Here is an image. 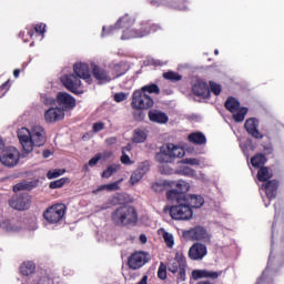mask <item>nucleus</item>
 Segmentation results:
<instances>
[{
  "label": "nucleus",
  "mask_w": 284,
  "mask_h": 284,
  "mask_svg": "<svg viewBox=\"0 0 284 284\" xmlns=\"http://www.w3.org/2000/svg\"><path fill=\"white\" fill-rule=\"evenodd\" d=\"M140 242H142V244L145 245V243H148V236L145 234H141Z\"/></svg>",
  "instance_id": "60"
},
{
  "label": "nucleus",
  "mask_w": 284,
  "mask_h": 284,
  "mask_svg": "<svg viewBox=\"0 0 284 284\" xmlns=\"http://www.w3.org/2000/svg\"><path fill=\"white\" fill-rule=\"evenodd\" d=\"M65 118V113L61 108H50L44 112V121L47 123H57Z\"/></svg>",
  "instance_id": "18"
},
{
  "label": "nucleus",
  "mask_w": 284,
  "mask_h": 284,
  "mask_svg": "<svg viewBox=\"0 0 284 284\" xmlns=\"http://www.w3.org/2000/svg\"><path fill=\"white\" fill-rule=\"evenodd\" d=\"M111 221L118 227H134L139 223V213L134 206L123 205L111 213Z\"/></svg>",
  "instance_id": "3"
},
{
  "label": "nucleus",
  "mask_w": 284,
  "mask_h": 284,
  "mask_svg": "<svg viewBox=\"0 0 284 284\" xmlns=\"http://www.w3.org/2000/svg\"><path fill=\"white\" fill-rule=\"evenodd\" d=\"M192 92L195 97H202V99H210V87L207 82L203 80H196L192 87Z\"/></svg>",
  "instance_id": "20"
},
{
  "label": "nucleus",
  "mask_w": 284,
  "mask_h": 284,
  "mask_svg": "<svg viewBox=\"0 0 284 284\" xmlns=\"http://www.w3.org/2000/svg\"><path fill=\"white\" fill-rule=\"evenodd\" d=\"M48 156H50V150H44L43 151V158L48 159Z\"/></svg>",
  "instance_id": "62"
},
{
  "label": "nucleus",
  "mask_w": 284,
  "mask_h": 284,
  "mask_svg": "<svg viewBox=\"0 0 284 284\" xmlns=\"http://www.w3.org/2000/svg\"><path fill=\"white\" fill-rule=\"evenodd\" d=\"M164 212H169L174 221H190L194 216V211L185 204V200H180L178 204L165 206Z\"/></svg>",
  "instance_id": "5"
},
{
  "label": "nucleus",
  "mask_w": 284,
  "mask_h": 284,
  "mask_svg": "<svg viewBox=\"0 0 284 284\" xmlns=\"http://www.w3.org/2000/svg\"><path fill=\"white\" fill-rule=\"evenodd\" d=\"M265 163H267V158L262 153H257L251 159V165H253V168H261L265 165Z\"/></svg>",
  "instance_id": "35"
},
{
  "label": "nucleus",
  "mask_w": 284,
  "mask_h": 284,
  "mask_svg": "<svg viewBox=\"0 0 284 284\" xmlns=\"http://www.w3.org/2000/svg\"><path fill=\"white\" fill-rule=\"evenodd\" d=\"M21 159V153L16 148H9L1 153L0 162L7 168H14Z\"/></svg>",
  "instance_id": "10"
},
{
  "label": "nucleus",
  "mask_w": 284,
  "mask_h": 284,
  "mask_svg": "<svg viewBox=\"0 0 284 284\" xmlns=\"http://www.w3.org/2000/svg\"><path fill=\"white\" fill-rule=\"evenodd\" d=\"M125 19H126L125 17L120 18L114 27H109V28L103 27L102 28V37H108L110 34H114V32H116V29L120 28L121 23H123L125 21Z\"/></svg>",
  "instance_id": "39"
},
{
  "label": "nucleus",
  "mask_w": 284,
  "mask_h": 284,
  "mask_svg": "<svg viewBox=\"0 0 284 284\" xmlns=\"http://www.w3.org/2000/svg\"><path fill=\"white\" fill-rule=\"evenodd\" d=\"M185 156V150L176 144L168 143L160 148V152L155 154V161L160 163L159 171L161 174H174L168 163H174L175 159H183Z\"/></svg>",
  "instance_id": "1"
},
{
  "label": "nucleus",
  "mask_w": 284,
  "mask_h": 284,
  "mask_svg": "<svg viewBox=\"0 0 284 284\" xmlns=\"http://www.w3.org/2000/svg\"><path fill=\"white\" fill-rule=\"evenodd\" d=\"M148 141V131L145 129H135L133 131V143H145Z\"/></svg>",
  "instance_id": "30"
},
{
  "label": "nucleus",
  "mask_w": 284,
  "mask_h": 284,
  "mask_svg": "<svg viewBox=\"0 0 284 284\" xmlns=\"http://www.w3.org/2000/svg\"><path fill=\"white\" fill-rule=\"evenodd\" d=\"M158 278H160V281H165L168 278V265L163 262L160 263L158 268Z\"/></svg>",
  "instance_id": "42"
},
{
  "label": "nucleus",
  "mask_w": 284,
  "mask_h": 284,
  "mask_svg": "<svg viewBox=\"0 0 284 284\" xmlns=\"http://www.w3.org/2000/svg\"><path fill=\"white\" fill-rule=\"evenodd\" d=\"M112 156V151H105L101 153V159H110Z\"/></svg>",
  "instance_id": "59"
},
{
  "label": "nucleus",
  "mask_w": 284,
  "mask_h": 284,
  "mask_svg": "<svg viewBox=\"0 0 284 284\" xmlns=\"http://www.w3.org/2000/svg\"><path fill=\"white\" fill-rule=\"evenodd\" d=\"M131 108L133 110H151V108H154V99L148 93L135 90L132 94Z\"/></svg>",
  "instance_id": "7"
},
{
  "label": "nucleus",
  "mask_w": 284,
  "mask_h": 284,
  "mask_svg": "<svg viewBox=\"0 0 284 284\" xmlns=\"http://www.w3.org/2000/svg\"><path fill=\"white\" fill-rule=\"evenodd\" d=\"M57 102L65 110H72L77 108V100L70 93L59 92L57 94Z\"/></svg>",
  "instance_id": "19"
},
{
  "label": "nucleus",
  "mask_w": 284,
  "mask_h": 284,
  "mask_svg": "<svg viewBox=\"0 0 284 284\" xmlns=\"http://www.w3.org/2000/svg\"><path fill=\"white\" fill-rule=\"evenodd\" d=\"M67 211H68V206H65V204L57 203L49 206L43 212V219L50 225H57V223H61V221H63V217L65 216Z\"/></svg>",
  "instance_id": "6"
},
{
  "label": "nucleus",
  "mask_w": 284,
  "mask_h": 284,
  "mask_svg": "<svg viewBox=\"0 0 284 284\" xmlns=\"http://www.w3.org/2000/svg\"><path fill=\"white\" fill-rule=\"evenodd\" d=\"M189 141L194 145H205L207 143V139L202 132H194L189 134Z\"/></svg>",
  "instance_id": "28"
},
{
  "label": "nucleus",
  "mask_w": 284,
  "mask_h": 284,
  "mask_svg": "<svg viewBox=\"0 0 284 284\" xmlns=\"http://www.w3.org/2000/svg\"><path fill=\"white\" fill-rule=\"evenodd\" d=\"M36 32H37V34H45V24H43V23L36 24L34 29H30L28 31V36L32 39V37H34Z\"/></svg>",
  "instance_id": "41"
},
{
  "label": "nucleus",
  "mask_w": 284,
  "mask_h": 284,
  "mask_svg": "<svg viewBox=\"0 0 284 284\" xmlns=\"http://www.w3.org/2000/svg\"><path fill=\"white\" fill-rule=\"evenodd\" d=\"M106 145H114L116 144V138H108L105 140Z\"/></svg>",
  "instance_id": "58"
},
{
  "label": "nucleus",
  "mask_w": 284,
  "mask_h": 284,
  "mask_svg": "<svg viewBox=\"0 0 284 284\" xmlns=\"http://www.w3.org/2000/svg\"><path fill=\"white\" fill-rule=\"evenodd\" d=\"M62 174H65V170L55 169L53 171H48L47 179L49 180L59 179V176H62Z\"/></svg>",
  "instance_id": "44"
},
{
  "label": "nucleus",
  "mask_w": 284,
  "mask_h": 284,
  "mask_svg": "<svg viewBox=\"0 0 284 284\" xmlns=\"http://www.w3.org/2000/svg\"><path fill=\"white\" fill-rule=\"evenodd\" d=\"M270 179H272V174L270 173V169H267V166L260 168V170L257 171V180L261 183H267V181H270Z\"/></svg>",
  "instance_id": "34"
},
{
  "label": "nucleus",
  "mask_w": 284,
  "mask_h": 284,
  "mask_svg": "<svg viewBox=\"0 0 284 284\" xmlns=\"http://www.w3.org/2000/svg\"><path fill=\"white\" fill-rule=\"evenodd\" d=\"M121 170V165L111 164L101 174L102 179H110L113 174H116Z\"/></svg>",
  "instance_id": "37"
},
{
  "label": "nucleus",
  "mask_w": 284,
  "mask_h": 284,
  "mask_svg": "<svg viewBox=\"0 0 284 284\" xmlns=\"http://www.w3.org/2000/svg\"><path fill=\"white\" fill-rule=\"evenodd\" d=\"M133 119L134 121H144L145 120V112L143 110H136L133 112Z\"/></svg>",
  "instance_id": "52"
},
{
  "label": "nucleus",
  "mask_w": 284,
  "mask_h": 284,
  "mask_svg": "<svg viewBox=\"0 0 284 284\" xmlns=\"http://www.w3.org/2000/svg\"><path fill=\"white\" fill-rule=\"evenodd\" d=\"M101 153H97L91 160H89V168H94V165H97V163H99V161H101Z\"/></svg>",
  "instance_id": "54"
},
{
  "label": "nucleus",
  "mask_w": 284,
  "mask_h": 284,
  "mask_svg": "<svg viewBox=\"0 0 284 284\" xmlns=\"http://www.w3.org/2000/svg\"><path fill=\"white\" fill-rule=\"evenodd\" d=\"M166 199L168 201H171V203H175L179 204L180 201H185V196H183L181 193H179V191H176V189H172L169 190L166 192Z\"/></svg>",
  "instance_id": "33"
},
{
  "label": "nucleus",
  "mask_w": 284,
  "mask_h": 284,
  "mask_svg": "<svg viewBox=\"0 0 284 284\" xmlns=\"http://www.w3.org/2000/svg\"><path fill=\"white\" fill-rule=\"evenodd\" d=\"M223 274V271H207L205 270V278H212V281H216V278H219V276H221Z\"/></svg>",
  "instance_id": "47"
},
{
  "label": "nucleus",
  "mask_w": 284,
  "mask_h": 284,
  "mask_svg": "<svg viewBox=\"0 0 284 284\" xmlns=\"http://www.w3.org/2000/svg\"><path fill=\"white\" fill-rule=\"evenodd\" d=\"M192 278L199 281V278H205V270H194L192 271Z\"/></svg>",
  "instance_id": "49"
},
{
  "label": "nucleus",
  "mask_w": 284,
  "mask_h": 284,
  "mask_svg": "<svg viewBox=\"0 0 284 284\" xmlns=\"http://www.w3.org/2000/svg\"><path fill=\"white\" fill-rule=\"evenodd\" d=\"M172 187H175V191L179 192V194L183 196H187L185 195L186 192H190V183L183 181V180H179L178 182H171Z\"/></svg>",
  "instance_id": "27"
},
{
  "label": "nucleus",
  "mask_w": 284,
  "mask_h": 284,
  "mask_svg": "<svg viewBox=\"0 0 284 284\" xmlns=\"http://www.w3.org/2000/svg\"><path fill=\"white\" fill-rule=\"evenodd\" d=\"M23 190H32V184L21 182L13 186V192H23Z\"/></svg>",
  "instance_id": "45"
},
{
  "label": "nucleus",
  "mask_w": 284,
  "mask_h": 284,
  "mask_svg": "<svg viewBox=\"0 0 284 284\" xmlns=\"http://www.w3.org/2000/svg\"><path fill=\"white\" fill-rule=\"evenodd\" d=\"M18 139L20 144L22 145L23 152L26 154H30L32 152V133L27 128H21L18 130Z\"/></svg>",
  "instance_id": "13"
},
{
  "label": "nucleus",
  "mask_w": 284,
  "mask_h": 284,
  "mask_svg": "<svg viewBox=\"0 0 284 284\" xmlns=\"http://www.w3.org/2000/svg\"><path fill=\"white\" fill-rule=\"evenodd\" d=\"M149 121L152 123H159L160 125H163L170 121L168 118V114H165L163 111L159 110H150L149 111Z\"/></svg>",
  "instance_id": "24"
},
{
  "label": "nucleus",
  "mask_w": 284,
  "mask_h": 284,
  "mask_svg": "<svg viewBox=\"0 0 284 284\" xmlns=\"http://www.w3.org/2000/svg\"><path fill=\"white\" fill-rule=\"evenodd\" d=\"M184 239H190L191 241H202L203 243H207L210 241V234L207 230L202 226H195L189 231L183 233Z\"/></svg>",
  "instance_id": "12"
},
{
  "label": "nucleus",
  "mask_w": 284,
  "mask_h": 284,
  "mask_svg": "<svg viewBox=\"0 0 284 284\" xmlns=\"http://www.w3.org/2000/svg\"><path fill=\"white\" fill-rule=\"evenodd\" d=\"M68 183V178H62L55 181L50 182V190H59V187H63V184Z\"/></svg>",
  "instance_id": "43"
},
{
  "label": "nucleus",
  "mask_w": 284,
  "mask_h": 284,
  "mask_svg": "<svg viewBox=\"0 0 284 284\" xmlns=\"http://www.w3.org/2000/svg\"><path fill=\"white\" fill-rule=\"evenodd\" d=\"M9 90H10V80H7L4 83L0 85V97H6Z\"/></svg>",
  "instance_id": "53"
},
{
  "label": "nucleus",
  "mask_w": 284,
  "mask_h": 284,
  "mask_svg": "<svg viewBox=\"0 0 284 284\" xmlns=\"http://www.w3.org/2000/svg\"><path fill=\"white\" fill-rule=\"evenodd\" d=\"M92 130H93L94 133L101 132L102 130H105V123L95 122V123H93Z\"/></svg>",
  "instance_id": "55"
},
{
  "label": "nucleus",
  "mask_w": 284,
  "mask_h": 284,
  "mask_svg": "<svg viewBox=\"0 0 284 284\" xmlns=\"http://www.w3.org/2000/svg\"><path fill=\"white\" fill-rule=\"evenodd\" d=\"M148 172H150V164L145 162L140 164L139 168L131 174L130 184L136 185V183H139V181H141V179L148 174Z\"/></svg>",
  "instance_id": "23"
},
{
  "label": "nucleus",
  "mask_w": 284,
  "mask_h": 284,
  "mask_svg": "<svg viewBox=\"0 0 284 284\" xmlns=\"http://www.w3.org/2000/svg\"><path fill=\"white\" fill-rule=\"evenodd\" d=\"M31 204H32V197L28 193L13 195L9 200L10 207H12V210H18L19 212H22L24 210H30Z\"/></svg>",
  "instance_id": "9"
},
{
  "label": "nucleus",
  "mask_w": 284,
  "mask_h": 284,
  "mask_svg": "<svg viewBox=\"0 0 284 284\" xmlns=\"http://www.w3.org/2000/svg\"><path fill=\"white\" fill-rule=\"evenodd\" d=\"M262 190H264L268 201L276 199V194L278 192V181L277 180H268L262 184Z\"/></svg>",
  "instance_id": "22"
},
{
  "label": "nucleus",
  "mask_w": 284,
  "mask_h": 284,
  "mask_svg": "<svg viewBox=\"0 0 284 284\" xmlns=\"http://www.w3.org/2000/svg\"><path fill=\"white\" fill-rule=\"evenodd\" d=\"M168 270L171 274H178L176 278L181 283L187 278V258L185 257L183 250L175 252L174 258L168 264Z\"/></svg>",
  "instance_id": "4"
},
{
  "label": "nucleus",
  "mask_w": 284,
  "mask_h": 284,
  "mask_svg": "<svg viewBox=\"0 0 284 284\" xmlns=\"http://www.w3.org/2000/svg\"><path fill=\"white\" fill-rule=\"evenodd\" d=\"M163 239H164L168 247L174 246V236L171 233H164Z\"/></svg>",
  "instance_id": "51"
},
{
  "label": "nucleus",
  "mask_w": 284,
  "mask_h": 284,
  "mask_svg": "<svg viewBox=\"0 0 284 284\" xmlns=\"http://www.w3.org/2000/svg\"><path fill=\"white\" fill-rule=\"evenodd\" d=\"M122 39H130V37H125V33H123Z\"/></svg>",
  "instance_id": "64"
},
{
  "label": "nucleus",
  "mask_w": 284,
  "mask_h": 284,
  "mask_svg": "<svg viewBox=\"0 0 284 284\" xmlns=\"http://www.w3.org/2000/svg\"><path fill=\"white\" fill-rule=\"evenodd\" d=\"M72 74H67L61 79L64 88L72 92L73 94H79V88L81 85V79L85 81L89 85H92V74H90V65L88 63H75L73 65Z\"/></svg>",
  "instance_id": "2"
},
{
  "label": "nucleus",
  "mask_w": 284,
  "mask_h": 284,
  "mask_svg": "<svg viewBox=\"0 0 284 284\" xmlns=\"http://www.w3.org/2000/svg\"><path fill=\"white\" fill-rule=\"evenodd\" d=\"M92 77L98 81V83H110L112 78H110V73L108 71L97 64H91Z\"/></svg>",
  "instance_id": "17"
},
{
  "label": "nucleus",
  "mask_w": 284,
  "mask_h": 284,
  "mask_svg": "<svg viewBox=\"0 0 284 284\" xmlns=\"http://www.w3.org/2000/svg\"><path fill=\"white\" fill-rule=\"evenodd\" d=\"M139 91L143 94H161V89L159 88V84L155 83L146 84L142 87Z\"/></svg>",
  "instance_id": "36"
},
{
  "label": "nucleus",
  "mask_w": 284,
  "mask_h": 284,
  "mask_svg": "<svg viewBox=\"0 0 284 284\" xmlns=\"http://www.w3.org/2000/svg\"><path fill=\"white\" fill-rule=\"evenodd\" d=\"M37 270V265L33 262H23L20 265V274H22V276H30L32 274H34Z\"/></svg>",
  "instance_id": "29"
},
{
  "label": "nucleus",
  "mask_w": 284,
  "mask_h": 284,
  "mask_svg": "<svg viewBox=\"0 0 284 284\" xmlns=\"http://www.w3.org/2000/svg\"><path fill=\"white\" fill-rule=\"evenodd\" d=\"M165 187H172V182H170V181H162V182H155L152 185V190L154 192H164Z\"/></svg>",
  "instance_id": "40"
},
{
  "label": "nucleus",
  "mask_w": 284,
  "mask_h": 284,
  "mask_svg": "<svg viewBox=\"0 0 284 284\" xmlns=\"http://www.w3.org/2000/svg\"><path fill=\"white\" fill-rule=\"evenodd\" d=\"M120 161L123 165H132V163H134L132 160H130V155L125 153L122 154Z\"/></svg>",
  "instance_id": "57"
},
{
  "label": "nucleus",
  "mask_w": 284,
  "mask_h": 284,
  "mask_svg": "<svg viewBox=\"0 0 284 284\" xmlns=\"http://www.w3.org/2000/svg\"><path fill=\"white\" fill-rule=\"evenodd\" d=\"M165 81H171V83H179L183 79V75L179 74V72L168 71L162 74Z\"/></svg>",
  "instance_id": "38"
},
{
  "label": "nucleus",
  "mask_w": 284,
  "mask_h": 284,
  "mask_svg": "<svg viewBox=\"0 0 284 284\" xmlns=\"http://www.w3.org/2000/svg\"><path fill=\"white\" fill-rule=\"evenodd\" d=\"M152 261L150 253L145 251H135L129 257L126 265L129 270H141L144 265H148V262Z\"/></svg>",
  "instance_id": "8"
},
{
  "label": "nucleus",
  "mask_w": 284,
  "mask_h": 284,
  "mask_svg": "<svg viewBox=\"0 0 284 284\" xmlns=\"http://www.w3.org/2000/svg\"><path fill=\"white\" fill-rule=\"evenodd\" d=\"M47 136H45V129L41 125H34L31 130V144L32 148H41L45 145Z\"/></svg>",
  "instance_id": "14"
},
{
  "label": "nucleus",
  "mask_w": 284,
  "mask_h": 284,
  "mask_svg": "<svg viewBox=\"0 0 284 284\" xmlns=\"http://www.w3.org/2000/svg\"><path fill=\"white\" fill-rule=\"evenodd\" d=\"M6 148V143L3 142L2 139H0V152Z\"/></svg>",
  "instance_id": "63"
},
{
  "label": "nucleus",
  "mask_w": 284,
  "mask_h": 284,
  "mask_svg": "<svg viewBox=\"0 0 284 284\" xmlns=\"http://www.w3.org/2000/svg\"><path fill=\"white\" fill-rule=\"evenodd\" d=\"M181 163H184L185 165H201V160L196 158H186L182 159Z\"/></svg>",
  "instance_id": "48"
},
{
  "label": "nucleus",
  "mask_w": 284,
  "mask_h": 284,
  "mask_svg": "<svg viewBox=\"0 0 284 284\" xmlns=\"http://www.w3.org/2000/svg\"><path fill=\"white\" fill-rule=\"evenodd\" d=\"M19 74H21V70L16 69V70L13 71V77H14L16 79H19Z\"/></svg>",
  "instance_id": "61"
},
{
  "label": "nucleus",
  "mask_w": 284,
  "mask_h": 284,
  "mask_svg": "<svg viewBox=\"0 0 284 284\" xmlns=\"http://www.w3.org/2000/svg\"><path fill=\"white\" fill-rule=\"evenodd\" d=\"M151 6H166L173 10H185L187 8V0H150Z\"/></svg>",
  "instance_id": "15"
},
{
  "label": "nucleus",
  "mask_w": 284,
  "mask_h": 284,
  "mask_svg": "<svg viewBox=\"0 0 284 284\" xmlns=\"http://www.w3.org/2000/svg\"><path fill=\"white\" fill-rule=\"evenodd\" d=\"M224 106L226 108V110H229V112L234 114L235 112L239 111V108H241V102H239V100H236V98L230 97L225 101Z\"/></svg>",
  "instance_id": "31"
},
{
  "label": "nucleus",
  "mask_w": 284,
  "mask_h": 284,
  "mask_svg": "<svg viewBox=\"0 0 284 284\" xmlns=\"http://www.w3.org/2000/svg\"><path fill=\"white\" fill-rule=\"evenodd\" d=\"M247 112H250V109L245 106L239 108L237 111L233 113V120L235 123H243V121H245V116H247Z\"/></svg>",
  "instance_id": "32"
},
{
  "label": "nucleus",
  "mask_w": 284,
  "mask_h": 284,
  "mask_svg": "<svg viewBox=\"0 0 284 284\" xmlns=\"http://www.w3.org/2000/svg\"><path fill=\"white\" fill-rule=\"evenodd\" d=\"M184 201L190 210H199V207H203V203H205V200L201 195H186L184 196Z\"/></svg>",
  "instance_id": "25"
},
{
  "label": "nucleus",
  "mask_w": 284,
  "mask_h": 284,
  "mask_svg": "<svg viewBox=\"0 0 284 284\" xmlns=\"http://www.w3.org/2000/svg\"><path fill=\"white\" fill-rule=\"evenodd\" d=\"M125 99H128V94L123 93V92H120V93H115L114 94V101L116 103H121L123 101H125Z\"/></svg>",
  "instance_id": "56"
},
{
  "label": "nucleus",
  "mask_w": 284,
  "mask_h": 284,
  "mask_svg": "<svg viewBox=\"0 0 284 284\" xmlns=\"http://www.w3.org/2000/svg\"><path fill=\"white\" fill-rule=\"evenodd\" d=\"M261 125V122L256 118H248L246 119L244 123V129L252 136L253 139L256 140H262L265 139V134L258 130V126Z\"/></svg>",
  "instance_id": "11"
},
{
  "label": "nucleus",
  "mask_w": 284,
  "mask_h": 284,
  "mask_svg": "<svg viewBox=\"0 0 284 284\" xmlns=\"http://www.w3.org/2000/svg\"><path fill=\"white\" fill-rule=\"evenodd\" d=\"M121 184V181H115L109 184H102L100 185L98 189L92 191V194H99V192H116L118 190H120L121 187L119 186Z\"/></svg>",
  "instance_id": "26"
},
{
  "label": "nucleus",
  "mask_w": 284,
  "mask_h": 284,
  "mask_svg": "<svg viewBox=\"0 0 284 284\" xmlns=\"http://www.w3.org/2000/svg\"><path fill=\"white\" fill-rule=\"evenodd\" d=\"M113 72H115V77H123L125 74V70H123V64L118 63L113 65Z\"/></svg>",
  "instance_id": "50"
},
{
  "label": "nucleus",
  "mask_w": 284,
  "mask_h": 284,
  "mask_svg": "<svg viewBox=\"0 0 284 284\" xmlns=\"http://www.w3.org/2000/svg\"><path fill=\"white\" fill-rule=\"evenodd\" d=\"M158 30H161V27H159V24L143 22L140 29L134 31V37L141 39L143 37H148V34H152V32H158Z\"/></svg>",
  "instance_id": "21"
},
{
  "label": "nucleus",
  "mask_w": 284,
  "mask_h": 284,
  "mask_svg": "<svg viewBox=\"0 0 284 284\" xmlns=\"http://www.w3.org/2000/svg\"><path fill=\"white\" fill-rule=\"evenodd\" d=\"M209 85H210V89H211V92H213V94L215 97H219V94H221L223 88L221 87V84L216 83V82H212L210 81L209 82Z\"/></svg>",
  "instance_id": "46"
},
{
  "label": "nucleus",
  "mask_w": 284,
  "mask_h": 284,
  "mask_svg": "<svg viewBox=\"0 0 284 284\" xmlns=\"http://www.w3.org/2000/svg\"><path fill=\"white\" fill-rule=\"evenodd\" d=\"M187 255L191 261H203L207 256V246L196 242L189 248Z\"/></svg>",
  "instance_id": "16"
}]
</instances>
